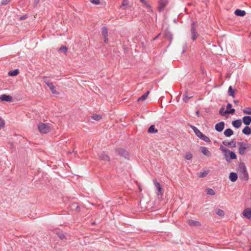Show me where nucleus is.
<instances>
[{
    "label": "nucleus",
    "mask_w": 251,
    "mask_h": 251,
    "mask_svg": "<svg viewBox=\"0 0 251 251\" xmlns=\"http://www.w3.org/2000/svg\"><path fill=\"white\" fill-rule=\"evenodd\" d=\"M244 216L248 219L251 218V210L249 208L245 209L243 212Z\"/></svg>",
    "instance_id": "15"
},
{
    "label": "nucleus",
    "mask_w": 251,
    "mask_h": 251,
    "mask_svg": "<svg viewBox=\"0 0 251 251\" xmlns=\"http://www.w3.org/2000/svg\"><path fill=\"white\" fill-rule=\"evenodd\" d=\"M238 145L239 146V153L241 155H244L246 151L250 147V145L248 143L238 142Z\"/></svg>",
    "instance_id": "4"
},
{
    "label": "nucleus",
    "mask_w": 251,
    "mask_h": 251,
    "mask_svg": "<svg viewBox=\"0 0 251 251\" xmlns=\"http://www.w3.org/2000/svg\"><path fill=\"white\" fill-rule=\"evenodd\" d=\"M229 178L232 182H235L237 179V175L235 173L232 172L229 174Z\"/></svg>",
    "instance_id": "20"
},
{
    "label": "nucleus",
    "mask_w": 251,
    "mask_h": 251,
    "mask_svg": "<svg viewBox=\"0 0 251 251\" xmlns=\"http://www.w3.org/2000/svg\"><path fill=\"white\" fill-rule=\"evenodd\" d=\"M201 152L202 153L207 157H210L211 156V153L209 150L205 147H201Z\"/></svg>",
    "instance_id": "11"
},
{
    "label": "nucleus",
    "mask_w": 251,
    "mask_h": 251,
    "mask_svg": "<svg viewBox=\"0 0 251 251\" xmlns=\"http://www.w3.org/2000/svg\"><path fill=\"white\" fill-rule=\"evenodd\" d=\"M196 114H197V116H199V111H197L196 112Z\"/></svg>",
    "instance_id": "49"
},
{
    "label": "nucleus",
    "mask_w": 251,
    "mask_h": 251,
    "mask_svg": "<svg viewBox=\"0 0 251 251\" xmlns=\"http://www.w3.org/2000/svg\"><path fill=\"white\" fill-rule=\"evenodd\" d=\"M191 127L193 129L196 135L198 137L201 138L203 134L196 127L193 126H191Z\"/></svg>",
    "instance_id": "19"
},
{
    "label": "nucleus",
    "mask_w": 251,
    "mask_h": 251,
    "mask_svg": "<svg viewBox=\"0 0 251 251\" xmlns=\"http://www.w3.org/2000/svg\"><path fill=\"white\" fill-rule=\"evenodd\" d=\"M208 173V171H204L203 172H200L199 174V176L200 177H205V176H207Z\"/></svg>",
    "instance_id": "32"
},
{
    "label": "nucleus",
    "mask_w": 251,
    "mask_h": 251,
    "mask_svg": "<svg viewBox=\"0 0 251 251\" xmlns=\"http://www.w3.org/2000/svg\"><path fill=\"white\" fill-rule=\"evenodd\" d=\"M39 1H40V0H35V3L36 5L38 4Z\"/></svg>",
    "instance_id": "46"
},
{
    "label": "nucleus",
    "mask_w": 251,
    "mask_h": 251,
    "mask_svg": "<svg viewBox=\"0 0 251 251\" xmlns=\"http://www.w3.org/2000/svg\"><path fill=\"white\" fill-rule=\"evenodd\" d=\"M192 96L191 94H189L187 92H185L183 95V100L185 102H187L188 100L191 98Z\"/></svg>",
    "instance_id": "24"
},
{
    "label": "nucleus",
    "mask_w": 251,
    "mask_h": 251,
    "mask_svg": "<svg viewBox=\"0 0 251 251\" xmlns=\"http://www.w3.org/2000/svg\"><path fill=\"white\" fill-rule=\"evenodd\" d=\"M168 2V0H159L158 1V10L159 12L164 10Z\"/></svg>",
    "instance_id": "6"
},
{
    "label": "nucleus",
    "mask_w": 251,
    "mask_h": 251,
    "mask_svg": "<svg viewBox=\"0 0 251 251\" xmlns=\"http://www.w3.org/2000/svg\"><path fill=\"white\" fill-rule=\"evenodd\" d=\"M44 81L47 85V86L50 88L52 94H56L58 93L55 90V87L53 83L51 82L48 80L46 77H44Z\"/></svg>",
    "instance_id": "5"
},
{
    "label": "nucleus",
    "mask_w": 251,
    "mask_h": 251,
    "mask_svg": "<svg viewBox=\"0 0 251 251\" xmlns=\"http://www.w3.org/2000/svg\"><path fill=\"white\" fill-rule=\"evenodd\" d=\"M231 107H232V105L230 103H228L226 105V110H228V109H231Z\"/></svg>",
    "instance_id": "44"
},
{
    "label": "nucleus",
    "mask_w": 251,
    "mask_h": 251,
    "mask_svg": "<svg viewBox=\"0 0 251 251\" xmlns=\"http://www.w3.org/2000/svg\"><path fill=\"white\" fill-rule=\"evenodd\" d=\"M4 126V121L0 117V129L2 128Z\"/></svg>",
    "instance_id": "41"
},
{
    "label": "nucleus",
    "mask_w": 251,
    "mask_h": 251,
    "mask_svg": "<svg viewBox=\"0 0 251 251\" xmlns=\"http://www.w3.org/2000/svg\"><path fill=\"white\" fill-rule=\"evenodd\" d=\"M234 102L235 104H237L238 103V102H239V101L238 100H235L234 101Z\"/></svg>",
    "instance_id": "47"
},
{
    "label": "nucleus",
    "mask_w": 251,
    "mask_h": 251,
    "mask_svg": "<svg viewBox=\"0 0 251 251\" xmlns=\"http://www.w3.org/2000/svg\"><path fill=\"white\" fill-rule=\"evenodd\" d=\"M224 133L226 136L230 137L233 134V132L230 128H228L225 130Z\"/></svg>",
    "instance_id": "25"
},
{
    "label": "nucleus",
    "mask_w": 251,
    "mask_h": 251,
    "mask_svg": "<svg viewBox=\"0 0 251 251\" xmlns=\"http://www.w3.org/2000/svg\"><path fill=\"white\" fill-rule=\"evenodd\" d=\"M64 237V235L63 234H61L60 236H59V237L61 239H63V237Z\"/></svg>",
    "instance_id": "48"
},
{
    "label": "nucleus",
    "mask_w": 251,
    "mask_h": 251,
    "mask_svg": "<svg viewBox=\"0 0 251 251\" xmlns=\"http://www.w3.org/2000/svg\"><path fill=\"white\" fill-rule=\"evenodd\" d=\"M243 112L245 114L251 115V108L247 107L243 109Z\"/></svg>",
    "instance_id": "35"
},
{
    "label": "nucleus",
    "mask_w": 251,
    "mask_h": 251,
    "mask_svg": "<svg viewBox=\"0 0 251 251\" xmlns=\"http://www.w3.org/2000/svg\"><path fill=\"white\" fill-rule=\"evenodd\" d=\"M0 99L2 101H12V97L10 96H8L5 94L1 95L0 96Z\"/></svg>",
    "instance_id": "14"
},
{
    "label": "nucleus",
    "mask_w": 251,
    "mask_h": 251,
    "mask_svg": "<svg viewBox=\"0 0 251 251\" xmlns=\"http://www.w3.org/2000/svg\"><path fill=\"white\" fill-rule=\"evenodd\" d=\"M143 4H145V5L146 6V7L148 8H149V9H150L151 11L152 10L151 9V6L145 0H140Z\"/></svg>",
    "instance_id": "36"
},
{
    "label": "nucleus",
    "mask_w": 251,
    "mask_h": 251,
    "mask_svg": "<svg viewBox=\"0 0 251 251\" xmlns=\"http://www.w3.org/2000/svg\"><path fill=\"white\" fill-rule=\"evenodd\" d=\"M250 250V251H251V246Z\"/></svg>",
    "instance_id": "50"
},
{
    "label": "nucleus",
    "mask_w": 251,
    "mask_h": 251,
    "mask_svg": "<svg viewBox=\"0 0 251 251\" xmlns=\"http://www.w3.org/2000/svg\"><path fill=\"white\" fill-rule=\"evenodd\" d=\"M193 157L192 154L190 152H186L184 155V157L187 160H190Z\"/></svg>",
    "instance_id": "31"
},
{
    "label": "nucleus",
    "mask_w": 251,
    "mask_h": 251,
    "mask_svg": "<svg viewBox=\"0 0 251 251\" xmlns=\"http://www.w3.org/2000/svg\"><path fill=\"white\" fill-rule=\"evenodd\" d=\"M223 144L226 146L231 147H236V144L233 140H232L231 141H223Z\"/></svg>",
    "instance_id": "16"
},
{
    "label": "nucleus",
    "mask_w": 251,
    "mask_h": 251,
    "mask_svg": "<svg viewBox=\"0 0 251 251\" xmlns=\"http://www.w3.org/2000/svg\"><path fill=\"white\" fill-rule=\"evenodd\" d=\"M225 108L224 106H223L219 111V113L220 115L222 116L225 115L226 114H233L235 113V109H231L230 110H226V111H224Z\"/></svg>",
    "instance_id": "7"
},
{
    "label": "nucleus",
    "mask_w": 251,
    "mask_h": 251,
    "mask_svg": "<svg viewBox=\"0 0 251 251\" xmlns=\"http://www.w3.org/2000/svg\"><path fill=\"white\" fill-rule=\"evenodd\" d=\"M59 51L65 54L67 51V48L66 46H61L59 49Z\"/></svg>",
    "instance_id": "38"
},
{
    "label": "nucleus",
    "mask_w": 251,
    "mask_h": 251,
    "mask_svg": "<svg viewBox=\"0 0 251 251\" xmlns=\"http://www.w3.org/2000/svg\"><path fill=\"white\" fill-rule=\"evenodd\" d=\"M148 132L150 133H157L158 130L155 129L154 125H151L148 129Z\"/></svg>",
    "instance_id": "26"
},
{
    "label": "nucleus",
    "mask_w": 251,
    "mask_h": 251,
    "mask_svg": "<svg viewBox=\"0 0 251 251\" xmlns=\"http://www.w3.org/2000/svg\"><path fill=\"white\" fill-rule=\"evenodd\" d=\"M200 138L206 142H211V141L209 139V138L204 134H202V135L201 136Z\"/></svg>",
    "instance_id": "34"
},
{
    "label": "nucleus",
    "mask_w": 251,
    "mask_h": 251,
    "mask_svg": "<svg viewBox=\"0 0 251 251\" xmlns=\"http://www.w3.org/2000/svg\"><path fill=\"white\" fill-rule=\"evenodd\" d=\"M26 18V16H24L20 18V20L25 19Z\"/></svg>",
    "instance_id": "45"
},
{
    "label": "nucleus",
    "mask_w": 251,
    "mask_h": 251,
    "mask_svg": "<svg viewBox=\"0 0 251 251\" xmlns=\"http://www.w3.org/2000/svg\"><path fill=\"white\" fill-rule=\"evenodd\" d=\"M92 118L93 119L96 120V121H100L101 119V116L100 115H97V114L93 115Z\"/></svg>",
    "instance_id": "37"
},
{
    "label": "nucleus",
    "mask_w": 251,
    "mask_h": 251,
    "mask_svg": "<svg viewBox=\"0 0 251 251\" xmlns=\"http://www.w3.org/2000/svg\"><path fill=\"white\" fill-rule=\"evenodd\" d=\"M118 152L119 154H120L121 156L124 157L125 158H128L129 156L128 152L124 149H119L118 150Z\"/></svg>",
    "instance_id": "12"
},
{
    "label": "nucleus",
    "mask_w": 251,
    "mask_h": 251,
    "mask_svg": "<svg viewBox=\"0 0 251 251\" xmlns=\"http://www.w3.org/2000/svg\"><path fill=\"white\" fill-rule=\"evenodd\" d=\"M220 150L222 151L227 161H229L231 159H235L237 158V156L234 152L230 151L223 146H220Z\"/></svg>",
    "instance_id": "1"
},
{
    "label": "nucleus",
    "mask_w": 251,
    "mask_h": 251,
    "mask_svg": "<svg viewBox=\"0 0 251 251\" xmlns=\"http://www.w3.org/2000/svg\"><path fill=\"white\" fill-rule=\"evenodd\" d=\"M192 38L193 40H195L198 37V34L196 31V29L194 27V25L193 24L191 29Z\"/></svg>",
    "instance_id": "18"
},
{
    "label": "nucleus",
    "mask_w": 251,
    "mask_h": 251,
    "mask_svg": "<svg viewBox=\"0 0 251 251\" xmlns=\"http://www.w3.org/2000/svg\"><path fill=\"white\" fill-rule=\"evenodd\" d=\"M18 73H19L18 71L17 70H16L12 72H9V75L10 76H16L18 74Z\"/></svg>",
    "instance_id": "39"
},
{
    "label": "nucleus",
    "mask_w": 251,
    "mask_h": 251,
    "mask_svg": "<svg viewBox=\"0 0 251 251\" xmlns=\"http://www.w3.org/2000/svg\"><path fill=\"white\" fill-rule=\"evenodd\" d=\"M155 185L157 190V194L158 195H162L163 192L160 184L159 183L156 182L155 183Z\"/></svg>",
    "instance_id": "21"
},
{
    "label": "nucleus",
    "mask_w": 251,
    "mask_h": 251,
    "mask_svg": "<svg viewBox=\"0 0 251 251\" xmlns=\"http://www.w3.org/2000/svg\"><path fill=\"white\" fill-rule=\"evenodd\" d=\"M215 212L218 215L221 217H224L225 215V212L220 209H216Z\"/></svg>",
    "instance_id": "29"
},
{
    "label": "nucleus",
    "mask_w": 251,
    "mask_h": 251,
    "mask_svg": "<svg viewBox=\"0 0 251 251\" xmlns=\"http://www.w3.org/2000/svg\"><path fill=\"white\" fill-rule=\"evenodd\" d=\"M239 177L245 181L249 179V174L246 167L244 164H240L239 166Z\"/></svg>",
    "instance_id": "2"
},
{
    "label": "nucleus",
    "mask_w": 251,
    "mask_h": 251,
    "mask_svg": "<svg viewBox=\"0 0 251 251\" xmlns=\"http://www.w3.org/2000/svg\"><path fill=\"white\" fill-rule=\"evenodd\" d=\"M225 123L224 122H221L215 126V129L218 132H221L223 131L225 127Z\"/></svg>",
    "instance_id": "10"
},
{
    "label": "nucleus",
    "mask_w": 251,
    "mask_h": 251,
    "mask_svg": "<svg viewBox=\"0 0 251 251\" xmlns=\"http://www.w3.org/2000/svg\"><path fill=\"white\" fill-rule=\"evenodd\" d=\"M11 0H1V4L3 5H5L8 3Z\"/></svg>",
    "instance_id": "42"
},
{
    "label": "nucleus",
    "mask_w": 251,
    "mask_h": 251,
    "mask_svg": "<svg viewBox=\"0 0 251 251\" xmlns=\"http://www.w3.org/2000/svg\"><path fill=\"white\" fill-rule=\"evenodd\" d=\"M129 4L128 1L127 0H124L121 4V6L126 7Z\"/></svg>",
    "instance_id": "40"
},
{
    "label": "nucleus",
    "mask_w": 251,
    "mask_h": 251,
    "mask_svg": "<svg viewBox=\"0 0 251 251\" xmlns=\"http://www.w3.org/2000/svg\"><path fill=\"white\" fill-rule=\"evenodd\" d=\"M243 122L244 124L249 125L251 123V117L250 116H245L243 118Z\"/></svg>",
    "instance_id": "22"
},
{
    "label": "nucleus",
    "mask_w": 251,
    "mask_h": 251,
    "mask_svg": "<svg viewBox=\"0 0 251 251\" xmlns=\"http://www.w3.org/2000/svg\"><path fill=\"white\" fill-rule=\"evenodd\" d=\"M187 223L191 226H201V224L199 221L192 219L188 220Z\"/></svg>",
    "instance_id": "8"
},
{
    "label": "nucleus",
    "mask_w": 251,
    "mask_h": 251,
    "mask_svg": "<svg viewBox=\"0 0 251 251\" xmlns=\"http://www.w3.org/2000/svg\"><path fill=\"white\" fill-rule=\"evenodd\" d=\"M101 33L102 35L104 38V42L105 43H107L108 39V30L106 27H103L101 28Z\"/></svg>",
    "instance_id": "9"
},
{
    "label": "nucleus",
    "mask_w": 251,
    "mask_h": 251,
    "mask_svg": "<svg viewBox=\"0 0 251 251\" xmlns=\"http://www.w3.org/2000/svg\"><path fill=\"white\" fill-rule=\"evenodd\" d=\"M39 132L41 133H47L50 130V127L48 124L40 123L38 126Z\"/></svg>",
    "instance_id": "3"
},
{
    "label": "nucleus",
    "mask_w": 251,
    "mask_h": 251,
    "mask_svg": "<svg viewBox=\"0 0 251 251\" xmlns=\"http://www.w3.org/2000/svg\"><path fill=\"white\" fill-rule=\"evenodd\" d=\"M228 93L229 96L233 98L235 97L234 90L232 89V88L231 86L228 88Z\"/></svg>",
    "instance_id": "30"
},
{
    "label": "nucleus",
    "mask_w": 251,
    "mask_h": 251,
    "mask_svg": "<svg viewBox=\"0 0 251 251\" xmlns=\"http://www.w3.org/2000/svg\"><path fill=\"white\" fill-rule=\"evenodd\" d=\"M100 160L105 161V162H109L110 161L109 157L106 154L104 153H101L100 156Z\"/></svg>",
    "instance_id": "13"
},
{
    "label": "nucleus",
    "mask_w": 251,
    "mask_h": 251,
    "mask_svg": "<svg viewBox=\"0 0 251 251\" xmlns=\"http://www.w3.org/2000/svg\"><path fill=\"white\" fill-rule=\"evenodd\" d=\"M242 132L246 135H249L251 133V129L250 127L247 126L243 129Z\"/></svg>",
    "instance_id": "27"
},
{
    "label": "nucleus",
    "mask_w": 251,
    "mask_h": 251,
    "mask_svg": "<svg viewBox=\"0 0 251 251\" xmlns=\"http://www.w3.org/2000/svg\"><path fill=\"white\" fill-rule=\"evenodd\" d=\"M149 93H150V92L149 91H147V92L146 94H144L141 97L138 98V101H140L145 100L147 99V98L148 97Z\"/></svg>",
    "instance_id": "28"
},
{
    "label": "nucleus",
    "mask_w": 251,
    "mask_h": 251,
    "mask_svg": "<svg viewBox=\"0 0 251 251\" xmlns=\"http://www.w3.org/2000/svg\"><path fill=\"white\" fill-rule=\"evenodd\" d=\"M206 191V193L209 195L214 196L215 194V191L211 188L207 189Z\"/></svg>",
    "instance_id": "33"
},
{
    "label": "nucleus",
    "mask_w": 251,
    "mask_h": 251,
    "mask_svg": "<svg viewBox=\"0 0 251 251\" xmlns=\"http://www.w3.org/2000/svg\"><path fill=\"white\" fill-rule=\"evenodd\" d=\"M234 14L238 16H244L246 15V12L244 10L237 9L235 11Z\"/></svg>",
    "instance_id": "23"
},
{
    "label": "nucleus",
    "mask_w": 251,
    "mask_h": 251,
    "mask_svg": "<svg viewBox=\"0 0 251 251\" xmlns=\"http://www.w3.org/2000/svg\"><path fill=\"white\" fill-rule=\"evenodd\" d=\"M91 2L95 4H98L100 3L99 0H90Z\"/></svg>",
    "instance_id": "43"
},
{
    "label": "nucleus",
    "mask_w": 251,
    "mask_h": 251,
    "mask_svg": "<svg viewBox=\"0 0 251 251\" xmlns=\"http://www.w3.org/2000/svg\"><path fill=\"white\" fill-rule=\"evenodd\" d=\"M232 126L236 128H239L242 125V121L240 119L233 121L232 123Z\"/></svg>",
    "instance_id": "17"
}]
</instances>
